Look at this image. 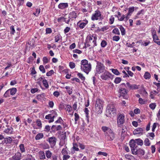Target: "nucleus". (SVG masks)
<instances>
[{
  "mask_svg": "<svg viewBox=\"0 0 160 160\" xmlns=\"http://www.w3.org/2000/svg\"><path fill=\"white\" fill-rule=\"evenodd\" d=\"M96 40L97 38L93 36H88L85 43V47H91V48H93L96 46Z\"/></svg>",
  "mask_w": 160,
  "mask_h": 160,
  "instance_id": "f257e3e1",
  "label": "nucleus"
},
{
  "mask_svg": "<svg viewBox=\"0 0 160 160\" xmlns=\"http://www.w3.org/2000/svg\"><path fill=\"white\" fill-rule=\"evenodd\" d=\"M81 70L85 72L88 74L91 69V65L86 59H84L81 61Z\"/></svg>",
  "mask_w": 160,
  "mask_h": 160,
  "instance_id": "f03ea898",
  "label": "nucleus"
},
{
  "mask_svg": "<svg viewBox=\"0 0 160 160\" xmlns=\"http://www.w3.org/2000/svg\"><path fill=\"white\" fill-rule=\"evenodd\" d=\"M106 114L109 117H113L116 115V109L113 105L109 104L108 106Z\"/></svg>",
  "mask_w": 160,
  "mask_h": 160,
  "instance_id": "7ed1b4c3",
  "label": "nucleus"
},
{
  "mask_svg": "<svg viewBox=\"0 0 160 160\" xmlns=\"http://www.w3.org/2000/svg\"><path fill=\"white\" fill-rule=\"evenodd\" d=\"M102 101L100 99H97L95 105L96 111L98 113L102 112Z\"/></svg>",
  "mask_w": 160,
  "mask_h": 160,
  "instance_id": "20e7f679",
  "label": "nucleus"
},
{
  "mask_svg": "<svg viewBox=\"0 0 160 160\" xmlns=\"http://www.w3.org/2000/svg\"><path fill=\"white\" fill-rule=\"evenodd\" d=\"M105 67L103 64L99 62H97L96 67V72L97 73L100 74L103 72L104 70Z\"/></svg>",
  "mask_w": 160,
  "mask_h": 160,
  "instance_id": "39448f33",
  "label": "nucleus"
},
{
  "mask_svg": "<svg viewBox=\"0 0 160 160\" xmlns=\"http://www.w3.org/2000/svg\"><path fill=\"white\" fill-rule=\"evenodd\" d=\"M91 18L92 20H102L103 19V17L99 11H96L95 13L92 15Z\"/></svg>",
  "mask_w": 160,
  "mask_h": 160,
  "instance_id": "423d86ee",
  "label": "nucleus"
},
{
  "mask_svg": "<svg viewBox=\"0 0 160 160\" xmlns=\"http://www.w3.org/2000/svg\"><path fill=\"white\" fill-rule=\"evenodd\" d=\"M124 116L123 114H120L117 118V121L118 125L121 127L122 126L125 122Z\"/></svg>",
  "mask_w": 160,
  "mask_h": 160,
  "instance_id": "0eeeda50",
  "label": "nucleus"
},
{
  "mask_svg": "<svg viewBox=\"0 0 160 160\" xmlns=\"http://www.w3.org/2000/svg\"><path fill=\"white\" fill-rule=\"evenodd\" d=\"M106 138L109 141L112 140L115 138V134L113 131L111 130L105 135Z\"/></svg>",
  "mask_w": 160,
  "mask_h": 160,
  "instance_id": "6e6552de",
  "label": "nucleus"
},
{
  "mask_svg": "<svg viewBox=\"0 0 160 160\" xmlns=\"http://www.w3.org/2000/svg\"><path fill=\"white\" fill-rule=\"evenodd\" d=\"M112 78V75L108 72L106 71L101 76V78L103 80H107Z\"/></svg>",
  "mask_w": 160,
  "mask_h": 160,
  "instance_id": "1a4fd4ad",
  "label": "nucleus"
},
{
  "mask_svg": "<svg viewBox=\"0 0 160 160\" xmlns=\"http://www.w3.org/2000/svg\"><path fill=\"white\" fill-rule=\"evenodd\" d=\"M120 96L122 97L123 98L128 99V97L127 95L128 91L125 88H121L119 91Z\"/></svg>",
  "mask_w": 160,
  "mask_h": 160,
  "instance_id": "9d476101",
  "label": "nucleus"
},
{
  "mask_svg": "<svg viewBox=\"0 0 160 160\" xmlns=\"http://www.w3.org/2000/svg\"><path fill=\"white\" fill-rule=\"evenodd\" d=\"M126 88L130 90L137 89L138 88L139 85L135 84H131L129 82L126 83Z\"/></svg>",
  "mask_w": 160,
  "mask_h": 160,
  "instance_id": "9b49d317",
  "label": "nucleus"
},
{
  "mask_svg": "<svg viewBox=\"0 0 160 160\" xmlns=\"http://www.w3.org/2000/svg\"><path fill=\"white\" fill-rule=\"evenodd\" d=\"M50 115L52 118L51 120H49V122H52L54 121V118L58 116L57 112L54 110H52L50 111Z\"/></svg>",
  "mask_w": 160,
  "mask_h": 160,
  "instance_id": "f8f14e48",
  "label": "nucleus"
},
{
  "mask_svg": "<svg viewBox=\"0 0 160 160\" xmlns=\"http://www.w3.org/2000/svg\"><path fill=\"white\" fill-rule=\"evenodd\" d=\"M58 21V22H60L62 21H63L65 22L66 23L68 24L70 21V18H67L65 17V16H62L60 18H59L57 19Z\"/></svg>",
  "mask_w": 160,
  "mask_h": 160,
  "instance_id": "ddd939ff",
  "label": "nucleus"
},
{
  "mask_svg": "<svg viewBox=\"0 0 160 160\" xmlns=\"http://www.w3.org/2000/svg\"><path fill=\"white\" fill-rule=\"evenodd\" d=\"M50 144L55 145L56 144L57 139L55 137H52L48 138L47 140Z\"/></svg>",
  "mask_w": 160,
  "mask_h": 160,
  "instance_id": "4468645a",
  "label": "nucleus"
},
{
  "mask_svg": "<svg viewBox=\"0 0 160 160\" xmlns=\"http://www.w3.org/2000/svg\"><path fill=\"white\" fill-rule=\"evenodd\" d=\"M21 157V153L18 152L15 153L14 155L12 157V158L13 160H20Z\"/></svg>",
  "mask_w": 160,
  "mask_h": 160,
  "instance_id": "2eb2a0df",
  "label": "nucleus"
},
{
  "mask_svg": "<svg viewBox=\"0 0 160 160\" xmlns=\"http://www.w3.org/2000/svg\"><path fill=\"white\" fill-rule=\"evenodd\" d=\"M143 131V130L142 128H138L133 131V133L134 134H142Z\"/></svg>",
  "mask_w": 160,
  "mask_h": 160,
  "instance_id": "dca6fc26",
  "label": "nucleus"
},
{
  "mask_svg": "<svg viewBox=\"0 0 160 160\" xmlns=\"http://www.w3.org/2000/svg\"><path fill=\"white\" fill-rule=\"evenodd\" d=\"M7 128L4 130V132L8 134H10L12 133L13 132V128L10 126H8Z\"/></svg>",
  "mask_w": 160,
  "mask_h": 160,
  "instance_id": "f3484780",
  "label": "nucleus"
},
{
  "mask_svg": "<svg viewBox=\"0 0 160 160\" xmlns=\"http://www.w3.org/2000/svg\"><path fill=\"white\" fill-rule=\"evenodd\" d=\"M153 38L154 42L158 45H160V41H158L159 40V38L155 32H154V34L153 35Z\"/></svg>",
  "mask_w": 160,
  "mask_h": 160,
  "instance_id": "a211bd4d",
  "label": "nucleus"
},
{
  "mask_svg": "<svg viewBox=\"0 0 160 160\" xmlns=\"http://www.w3.org/2000/svg\"><path fill=\"white\" fill-rule=\"evenodd\" d=\"M68 7V3H61L58 5V8L60 9H63Z\"/></svg>",
  "mask_w": 160,
  "mask_h": 160,
  "instance_id": "6ab92c4d",
  "label": "nucleus"
},
{
  "mask_svg": "<svg viewBox=\"0 0 160 160\" xmlns=\"http://www.w3.org/2000/svg\"><path fill=\"white\" fill-rule=\"evenodd\" d=\"M136 143L135 140L133 139L131 140L129 142V145L131 148H136L137 147Z\"/></svg>",
  "mask_w": 160,
  "mask_h": 160,
  "instance_id": "aec40b11",
  "label": "nucleus"
},
{
  "mask_svg": "<svg viewBox=\"0 0 160 160\" xmlns=\"http://www.w3.org/2000/svg\"><path fill=\"white\" fill-rule=\"evenodd\" d=\"M69 18H70V20L72 18H76L77 17V13L75 11H72L70 12L69 14Z\"/></svg>",
  "mask_w": 160,
  "mask_h": 160,
  "instance_id": "412c9836",
  "label": "nucleus"
},
{
  "mask_svg": "<svg viewBox=\"0 0 160 160\" xmlns=\"http://www.w3.org/2000/svg\"><path fill=\"white\" fill-rule=\"evenodd\" d=\"M102 130L104 132L105 135L106 134V133H108L109 131H110L111 129L106 126H103L102 128Z\"/></svg>",
  "mask_w": 160,
  "mask_h": 160,
  "instance_id": "4be33fe9",
  "label": "nucleus"
},
{
  "mask_svg": "<svg viewBox=\"0 0 160 160\" xmlns=\"http://www.w3.org/2000/svg\"><path fill=\"white\" fill-rule=\"evenodd\" d=\"M127 129L125 127L123 126L122 129L121 138H124L126 135L125 132Z\"/></svg>",
  "mask_w": 160,
  "mask_h": 160,
  "instance_id": "5701e85b",
  "label": "nucleus"
},
{
  "mask_svg": "<svg viewBox=\"0 0 160 160\" xmlns=\"http://www.w3.org/2000/svg\"><path fill=\"white\" fill-rule=\"evenodd\" d=\"M39 158L40 159H44L45 158V154L43 151H41L39 153Z\"/></svg>",
  "mask_w": 160,
  "mask_h": 160,
  "instance_id": "b1692460",
  "label": "nucleus"
},
{
  "mask_svg": "<svg viewBox=\"0 0 160 160\" xmlns=\"http://www.w3.org/2000/svg\"><path fill=\"white\" fill-rule=\"evenodd\" d=\"M137 155H139L141 156H143L145 154V151L144 150L141 148H139L137 150Z\"/></svg>",
  "mask_w": 160,
  "mask_h": 160,
  "instance_id": "393cba45",
  "label": "nucleus"
},
{
  "mask_svg": "<svg viewBox=\"0 0 160 160\" xmlns=\"http://www.w3.org/2000/svg\"><path fill=\"white\" fill-rule=\"evenodd\" d=\"M12 141V138L9 137L8 138H5L4 140V143H5L6 144L10 143H11Z\"/></svg>",
  "mask_w": 160,
  "mask_h": 160,
  "instance_id": "a878e982",
  "label": "nucleus"
},
{
  "mask_svg": "<svg viewBox=\"0 0 160 160\" xmlns=\"http://www.w3.org/2000/svg\"><path fill=\"white\" fill-rule=\"evenodd\" d=\"M135 141H136V143L139 145L141 146L143 144L142 140L140 138L136 139L135 140Z\"/></svg>",
  "mask_w": 160,
  "mask_h": 160,
  "instance_id": "bb28decb",
  "label": "nucleus"
},
{
  "mask_svg": "<svg viewBox=\"0 0 160 160\" xmlns=\"http://www.w3.org/2000/svg\"><path fill=\"white\" fill-rule=\"evenodd\" d=\"M19 148L22 153H23L25 152V150L24 145L23 144H20L19 146Z\"/></svg>",
  "mask_w": 160,
  "mask_h": 160,
  "instance_id": "cd10ccee",
  "label": "nucleus"
},
{
  "mask_svg": "<svg viewBox=\"0 0 160 160\" xmlns=\"http://www.w3.org/2000/svg\"><path fill=\"white\" fill-rule=\"evenodd\" d=\"M43 137V135L42 133H38L35 137V139L36 140H39Z\"/></svg>",
  "mask_w": 160,
  "mask_h": 160,
  "instance_id": "c85d7f7f",
  "label": "nucleus"
},
{
  "mask_svg": "<svg viewBox=\"0 0 160 160\" xmlns=\"http://www.w3.org/2000/svg\"><path fill=\"white\" fill-rule=\"evenodd\" d=\"M134 7L129 8H128V11L127 13L128 16L131 15V13H132L134 11Z\"/></svg>",
  "mask_w": 160,
  "mask_h": 160,
  "instance_id": "c756f323",
  "label": "nucleus"
},
{
  "mask_svg": "<svg viewBox=\"0 0 160 160\" xmlns=\"http://www.w3.org/2000/svg\"><path fill=\"white\" fill-rule=\"evenodd\" d=\"M10 94L11 95H13L16 92L17 89L16 88H12L11 89H10Z\"/></svg>",
  "mask_w": 160,
  "mask_h": 160,
  "instance_id": "7c9ffc66",
  "label": "nucleus"
},
{
  "mask_svg": "<svg viewBox=\"0 0 160 160\" xmlns=\"http://www.w3.org/2000/svg\"><path fill=\"white\" fill-rule=\"evenodd\" d=\"M45 152L46 156L48 158H49L51 157L52 156V153L50 151H47Z\"/></svg>",
  "mask_w": 160,
  "mask_h": 160,
  "instance_id": "2f4dec72",
  "label": "nucleus"
},
{
  "mask_svg": "<svg viewBox=\"0 0 160 160\" xmlns=\"http://www.w3.org/2000/svg\"><path fill=\"white\" fill-rule=\"evenodd\" d=\"M144 77L145 79H149L151 77L150 74L148 72H145Z\"/></svg>",
  "mask_w": 160,
  "mask_h": 160,
  "instance_id": "473e14b6",
  "label": "nucleus"
},
{
  "mask_svg": "<svg viewBox=\"0 0 160 160\" xmlns=\"http://www.w3.org/2000/svg\"><path fill=\"white\" fill-rule=\"evenodd\" d=\"M144 144L146 146H149L150 144V142L148 138H146L144 141Z\"/></svg>",
  "mask_w": 160,
  "mask_h": 160,
  "instance_id": "72a5a7b5",
  "label": "nucleus"
},
{
  "mask_svg": "<svg viewBox=\"0 0 160 160\" xmlns=\"http://www.w3.org/2000/svg\"><path fill=\"white\" fill-rule=\"evenodd\" d=\"M43 84L44 86L46 88H48L49 86L48 83V82L47 80L46 79L43 80L42 81Z\"/></svg>",
  "mask_w": 160,
  "mask_h": 160,
  "instance_id": "f704fd0d",
  "label": "nucleus"
},
{
  "mask_svg": "<svg viewBox=\"0 0 160 160\" xmlns=\"http://www.w3.org/2000/svg\"><path fill=\"white\" fill-rule=\"evenodd\" d=\"M65 88L67 90V92L69 95H71L72 93V89L70 88V87L68 86L65 87Z\"/></svg>",
  "mask_w": 160,
  "mask_h": 160,
  "instance_id": "c9c22d12",
  "label": "nucleus"
},
{
  "mask_svg": "<svg viewBox=\"0 0 160 160\" xmlns=\"http://www.w3.org/2000/svg\"><path fill=\"white\" fill-rule=\"evenodd\" d=\"M119 28L120 30L122 35H123L125 34V29L122 26H120Z\"/></svg>",
  "mask_w": 160,
  "mask_h": 160,
  "instance_id": "e433bc0d",
  "label": "nucleus"
},
{
  "mask_svg": "<svg viewBox=\"0 0 160 160\" xmlns=\"http://www.w3.org/2000/svg\"><path fill=\"white\" fill-rule=\"evenodd\" d=\"M139 103L141 104H143L147 102V101L143 100L141 98H139L138 100Z\"/></svg>",
  "mask_w": 160,
  "mask_h": 160,
  "instance_id": "4c0bfd02",
  "label": "nucleus"
},
{
  "mask_svg": "<svg viewBox=\"0 0 160 160\" xmlns=\"http://www.w3.org/2000/svg\"><path fill=\"white\" fill-rule=\"evenodd\" d=\"M77 75L82 80L84 81L85 80V78L83 76V75L82 73H78Z\"/></svg>",
  "mask_w": 160,
  "mask_h": 160,
  "instance_id": "58836bf2",
  "label": "nucleus"
},
{
  "mask_svg": "<svg viewBox=\"0 0 160 160\" xmlns=\"http://www.w3.org/2000/svg\"><path fill=\"white\" fill-rule=\"evenodd\" d=\"M66 138V132H64V133L61 135L60 140L65 141Z\"/></svg>",
  "mask_w": 160,
  "mask_h": 160,
  "instance_id": "ea45409f",
  "label": "nucleus"
},
{
  "mask_svg": "<svg viewBox=\"0 0 160 160\" xmlns=\"http://www.w3.org/2000/svg\"><path fill=\"white\" fill-rule=\"evenodd\" d=\"M121 81V78L119 77L116 78L114 80V82L116 84L119 83Z\"/></svg>",
  "mask_w": 160,
  "mask_h": 160,
  "instance_id": "a19ab883",
  "label": "nucleus"
},
{
  "mask_svg": "<svg viewBox=\"0 0 160 160\" xmlns=\"http://www.w3.org/2000/svg\"><path fill=\"white\" fill-rule=\"evenodd\" d=\"M112 71L114 74L117 75H119L120 74L118 71L116 69H112Z\"/></svg>",
  "mask_w": 160,
  "mask_h": 160,
  "instance_id": "79ce46f5",
  "label": "nucleus"
},
{
  "mask_svg": "<svg viewBox=\"0 0 160 160\" xmlns=\"http://www.w3.org/2000/svg\"><path fill=\"white\" fill-rule=\"evenodd\" d=\"M136 148H131L132 153L133 155H137V150H136Z\"/></svg>",
  "mask_w": 160,
  "mask_h": 160,
  "instance_id": "37998d69",
  "label": "nucleus"
},
{
  "mask_svg": "<svg viewBox=\"0 0 160 160\" xmlns=\"http://www.w3.org/2000/svg\"><path fill=\"white\" fill-rule=\"evenodd\" d=\"M112 32L117 35L120 34L119 29L118 28H114L112 31Z\"/></svg>",
  "mask_w": 160,
  "mask_h": 160,
  "instance_id": "c03bdc74",
  "label": "nucleus"
},
{
  "mask_svg": "<svg viewBox=\"0 0 160 160\" xmlns=\"http://www.w3.org/2000/svg\"><path fill=\"white\" fill-rule=\"evenodd\" d=\"M39 69L42 73H44L45 72V70L43 65H40L39 67Z\"/></svg>",
  "mask_w": 160,
  "mask_h": 160,
  "instance_id": "a18cd8bd",
  "label": "nucleus"
},
{
  "mask_svg": "<svg viewBox=\"0 0 160 160\" xmlns=\"http://www.w3.org/2000/svg\"><path fill=\"white\" fill-rule=\"evenodd\" d=\"M40 9H36V12H33V14L36 16L37 17L38 16L39 14L40 13Z\"/></svg>",
  "mask_w": 160,
  "mask_h": 160,
  "instance_id": "49530a36",
  "label": "nucleus"
},
{
  "mask_svg": "<svg viewBox=\"0 0 160 160\" xmlns=\"http://www.w3.org/2000/svg\"><path fill=\"white\" fill-rule=\"evenodd\" d=\"M10 89L7 90L4 94V97L5 98H7L9 96V92H10Z\"/></svg>",
  "mask_w": 160,
  "mask_h": 160,
  "instance_id": "de8ad7c7",
  "label": "nucleus"
},
{
  "mask_svg": "<svg viewBox=\"0 0 160 160\" xmlns=\"http://www.w3.org/2000/svg\"><path fill=\"white\" fill-rule=\"evenodd\" d=\"M61 38V37L60 34L57 35L55 37V42H58L59 40Z\"/></svg>",
  "mask_w": 160,
  "mask_h": 160,
  "instance_id": "09e8293b",
  "label": "nucleus"
},
{
  "mask_svg": "<svg viewBox=\"0 0 160 160\" xmlns=\"http://www.w3.org/2000/svg\"><path fill=\"white\" fill-rule=\"evenodd\" d=\"M54 71L53 70H52L47 72L46 74V75L47 76H50L52 74L54 73Z\"/></svg>",
  "mask_w": 160,
  "mask_h": 160,
  "instance_id": "8fccbe9b",
  "label": "nucleus"
},
{
  "mask_svg": "<svg viewBox=\"0 0 160 160\" xmlns=\"http://www.w3.org/2000/svg\"><path fill=\"white\" fill-rule=\"evenodd\" d=\"M63 121L61 117H60L58 120L55 121V123H63Z\"/></svg>",
  "mask_w": 160,
  "mask_h": 160,
  "instance_id": "3c124183",
  "label": "nucleus"
},
{
  "mask_svg": "<svg viewBox=\"0 0 160 160\" xmlns=\"http://www.w3.org/2000/svg\"><path fill=\"white\" fill-rule=\"evenodd\" d=\"M67 108H66V110L68 112H70L72 110V107L69 105H68L67 106Z\"/></svg>",
  "mask_w": 160,
  "mask_h": 160,
  "instance_id": "603ef678",
  "label": "nucleus"
},
{
  "mask_svg": "<svg viewBox=\"0 0 160 160\" xmlns=\"http://www.w3.org/2000/svg\"><path fill=\"white\" fill-rule=\"evenodd\" d=\"M87 23V21L86 22H82L79 25V27L81 28H83Z\"/></svg>",
  "mask_w": 160,
  "mask_h": 160,
  "instance_id": "864d4df0",
  "label": "nucleus"
},
{
  "mask_svg": "<svg viewBox=\"0 0 160 160\" xmlns=\"http://www.w3.org/2000/svg\"><path fill=\"white\" fill-rule=\"evenodd\" d=\"M37 123L38 126L39 127V128H40L42 127V123L41 121L39 120L38 119L37 121Z\"/></svg>",
  "mask_w": 160,
  "mask_h": 160,
  "instance_id": "5fc2aeb1",
  "label": "nucleus"
},
{
  "mask_svg": "<svg viewBox=\"0 0 160 160\" xmlns=\"http://www.w3.org/2000/svg\"><path fill=\"white\" fill-rule=\"evenodd\" d=\"M156 106V105L155 103H152L149 105L150 108L152 110H153L155 108Z\"/></svg>",
  "mask_w": 160,
  "mask_h": 160,
  "instance_id": "6e6d98bb",
  "label": "nucleus"
},
{
  "mask_svg": "<svg viewBox=\"0 0 160 160\" xmlns=\"http://www.w3.org/2000/svg\"><path fill=\"white\" fill-rule=\"evenodd\" d=\"M74 116L75 117V123H77V121L78 120V119L79 118V117L78 115L76 113H75L74 114Z\"/></svg>",
  "mask_w": 160,
  "mask_h": 160,
  "instance_id": "4d7b16f0",
  "label": "nucleus"
},
{
  "mask_svg": "<svg viewBox=\"0 0 160 160\" xmlns=\"http://www.w3.org/2000/svg\"><path fill=\"white\" fill-rule=\"evenodd\" d=\"M65 143L66 141L60 140L59 144L60 146L62 147L65 145Z\"/></svg>",
  "mask_w": 160,
  "mask_h": 160,
  "instance_id": "13d9d810",
  "label": "nucleus"
},
{
  "mask_svg": "<svg viewBox=\"0 0 160 160\" xmlns=\"http://www.w3.org/2000/svg\"><path fill=\"white\" fill-rule=\"evenodd\" d=\"M67 147H66L65 148H63L61 152L62 154L63 155H66L68 154V152L66 150V148Z\"/></svg>",
  "mask_w": 160,
  "mask_h": 160,
  "instance_id": "bf43d9fd",
  "label": "nucleus"
},
{
  "mask_svg": "<svg viewBox=\"0 0 160 160\" xmlns=\"http://www.w3.org/2000/svg\"><path fill=\"white\" fill-rule=\"evenodd\" d=\"M120 39V37L118 36H114L113 37H112V39L113 41H118Z\"/></svg>",
  "mask_w": 160,
  "mask_h": 160,
  "instance_id": "052dcab7",
  "label": "nucleus"
},
{
  "mask_svg": "<svg viewBox=\"0 0 160 160\" xmlns=\"http://www.w3.org/2000/svg\"><path fill=\"white\" fill-rule=\"evenodd\" d=\"M69 66L71 68L73 69L75 68V65L74 63L71 62L69 63Z\"/></svg>",
  "mask_w": 160,
  "mask_h": 160,
  "instance_id": "680f3d73",
  "label": "nucleus"
},
{
  "mask_svg": "<svg viewBox=\"0 0 160 160\" xmlns=\"http://www.w3.org/2000/svg\"><path fill=\"white\" fill-rule=\"evenodd\" d=\"M114 18L112 16L109 19V23L110 24H112L114 21Z\"/></svg>",
  "mask_w": 160,
  "mask_h": 160,
  "instance_id": "e2e57ef3",
  "label": "nucleus"
},
{
  "mask_svg": "<svg viewBox=\"0 0 160 160\" xmlns=\"http://www.w3.org/2000/svg\"><path fill=\"white\" fill-rule=\"evenodd\" d=\"M38 91V89L37 88H32L31 90V92L32 93H34Z\"/></svg>",
  "mask_w": 160,
  "mask_h": 160,
  "instance_id": "0e129e2a",
  "label": "nucleus"
},
{
  "mask_svg": "<svg viewBox=\"0 0 160 160\" xmlns=\"http://www.w3.org/2000/svg\"><path fill=\"white\" fill-rule=\"evenodd\" d=\"M158 125V124L157 123H153L152 128V131L153 132L154 131L155 129L156 128L157 126Z\"/></svg>",
  "mask_w": 160,
  "mask_h": 160,
  "instance_id": "69168bd1",
  "label": "nucleus"
},
{
  "mask_svg": "<svg viewBox=\"0 0 160 160\" xmlns=\"http://www.w3.org/2000/svg\"><path fill=\"white\" fill-rule=\"evenodd\" d=\"M107 43V42L106 41H105L104 40H103L102 42L101 43V45L102 47H104L106 45Z\"/></svg>",
  "mask_w": 160,
  "mask_h": 160,
  "instance_id": "338daca9",
  "label": "nucleus"
},
{
  "mask_svg": "<svg viewBox=\"0 0 160 160\" xmlns=\"http://www.w3.org/2000/svg\"><path fill=\"white\" fill-rule=\"evenodd\" d=\"M43 61L44 63H47L48 62V58L46 57H44L43 58Z\"/></svg>",
  "mask_w": 160,
  "mask_h": 160,
  "instance_id": "774afa93",
  "label": "nucleus"
}]
</instances>
